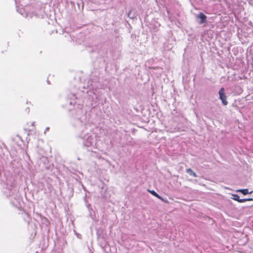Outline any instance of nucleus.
<instances>
[{"label": "nucleus", "mask_w": 253, "mask_h": 253, "mask_svg": "<svg viewBox=\"0 0 253 253\" xmlns=\"http://www.w3.org/2000/svg\"><path fill=\"white\" fill-rule=\"evenodd\" d=\"M233 199L238 201L239 203H243L248 201L252 200V199H240L239 196L237 194H233Z\"/></svg>", "instance_id": "nucleus-3"}, {"label": "nucleus", "mask_w": 253, "mask_h": 253, "mask_svg": "<svg viewBox=\"0 0 253 253\" xmlns=\"http://www.w3.org/2000/svg\"><path fill=\"white\" fill-rule=\"evenodd\" d=\"M34 123H35L34 122H33V123H32V125L33 126H34Z\"/></svg>", "instance_id": "nucleus-11"}, {"label": "nucleus", "mask_w": 253, "mask_h": 253, "mask_svg": "<svg viewBox=\"0 0 253 253\" xmlns=\"http://www.w3.org/2000/svg\"><path fill=\"white\" fill-rule=\"evenodd\" d=\"M237 192H241L242 193L243 195H247L248 194H251L252 193V192H249L248 191V189H239V190H237Z\"/></svg>", "instance_id": "nucleus-6"}, {"label": "nucleus", "mask_w": 253, "mask_h": 253, "mask_svg": "<svg viewBox=\"0 0 253 253\" xmlns=\"http://www.w3.org/2000/svg\"><path fill=\"white\" fill-rule=\"evenodd\" d=\"M249 2L251 4L253 5V0H249Z\"/></svg>", "instance_id": "nucleus-9"}, {"label": "nucleus", "mask_w": 253, "mask_h": 253, "mask_svg": "<svg viewBox=\"0 0 253 253\" xmlns=\"http://www.w3.org/2000/svg\"><path fill=\"white\" fill-rule=\"evenodd\" d=\"M49 127H46V128H45V130L44 133H45V132H46V131H48V129H49Z\"/></svg>", "instance_id": "nucleus-10"}, {"label": "nucleus", "mask_w": 253, "mask_h": 253, "mask_svg": "<svg viewBox=\"0 0 253 253\" xmlns=\"http://www.w3.org/2000/svg\"><path fill=\"white\" fill-rule=\"evenodd\" d=\"M84 145L89 147L92 145L94 142V135L92 133L85 134L83 138Z\"/></svg>", "instance_id": "nucleus-1"}, {"label": "nucleus", "mask_w": 253, "mask_h": 253, "mask_svg": "<svg viewBox=\"0 0 253 253\" xmlns=\"http://www.w3.org/2000/svg\"><path fill=\"white\" fill-rule=\"evenodd\" d=\"M149 192L152 194L153 195L155 196V197H157L158 198L160 199H163L154 190H149Z\"/></svg>", "instance_id": "nucleus-8"}, {"label": "nucleus", "mask_w": 253, "mask_h": 253, "mask_svg": "<svg viewBox=\"0 0 253 253\" xmlns=\"http://www.w3.org/2000/svg\"><path fill=\"white\" fill-rule=\"evenodd\" d=\"M186 172L190 175L194 177H196V174L191 169H186Z\"/></svg>", "instance_id": "nucleus-7"}, {"label": "nucleus", "mask_w": 253, "mask_h": 253, "mask_svg": "<svg viewBox=\"0 0 253 253\" xmlns=\"http://www.w3.org/2000/svg\"><path fill=\"white\" fill-rule=\"evenodd\" d=\"M197 17L199 18L201 20L199 22V24H201L206 22L207 16L204 14L203 13H200L197 16Z\"/></svg>", "instance_id": "nucleus-4"}, {"label": "nucleus", "mask_w": 253, "mask_h": 253, "mask_svg": "<svg viewBox=\"0 0 253 253\" xmlns=\"http://www.w3.org/2000/svg\"><path fill=\"white\" fill-rule=\"evenodd\" d=\"M252 193H253V191H252Z\"/></svg>", "instance_id": "nucleus-12"}, {"label": "nucleus", "mask_w": 253, "mask_h": 253, "mask_svg": "<svg viewBox=\"0 0 253 253\" xmlns=\"http://www.w3.org/2000/svg\"><path fill=\"white\" fill-rule=\"evenodd\" d=\"M25 16L27 18H33L34 17H40V16L38 14H34L33 13H31L30 12L28 13H26Z\"/></svg>", "instance_id": "nucleus-5"}, {"label": "nucleus", "mask_w": 253, "mask_h": 253, "mask_svg": "<svg viewBox=\"0 0 253 253\" xmlns=\"http://www.w3.org/2000/svg\"><path fill=\"white\" fill-rule=\"evenodd\" d=\"M219 98L221 100L222 103L223 105H226L228 104V101L226 99V96L225 93L224 88L222 87L221 88L219 91Z\"/></svg>", "instance_id": "nucleus-2"}]
</instances>
